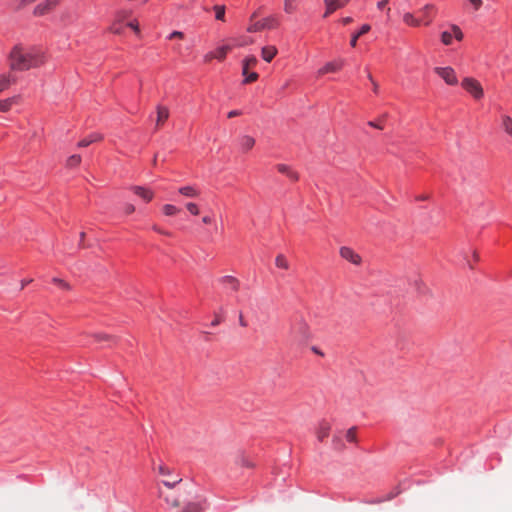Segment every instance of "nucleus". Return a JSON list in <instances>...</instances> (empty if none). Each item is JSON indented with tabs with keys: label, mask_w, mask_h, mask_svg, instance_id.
<instances>
[{
	"label": "nucleus",
	"mask_w": 512,
	"mask_h": 512,
	"mask_svg": "<svg viewBox=\"0 0 512 512\" xmlns=\"http://www.w3.org/2000/svg\"><path fill=\"white\" fill-rule=\"evenodd\" d=\"M181 481H182V479H181L180 477H176V478H175V479H173V480H164V481H163V484H164L166 487H168V488L172 489V488H174L177 484H179Z\"/></svg>",
	"instance_id": "obj_38"
},
{
	"label": "nucleus",
	"mask_w": 512,
	"mask_h": 512,
	"mask_svg": "<svg viewBox=\"0 0 512 512\" xmlns=\"http://www.w3.org/2000/svg\"><path fill=\"white\" fill-rule=\"evenodd\" d=\"M157 470L158 473L162 476H169L171 474L170 469L163 464L159 465Z\"/></svg>",
	"instance_id": "obj_41"
},
{
	"label": "nucleus",
	"mask_w": 512,
	"mask_h": 512,
	"mask_svg": "<svg viewBox=\"0 0 512 512\" xmlns=\"http://www.w3.org/2000/svg\"><path fill=\"white\" fill-rule=\"evenodd\" d=\"M255 145V139L250 135H243L240 138V147L244 152L250 151Z\"/></svg>",
	"instance_id": "obj_17"
},
{
	"label": "nucleus",
	"mask_w": 512,
	"mask_h": 512,
	"mask_svg": "<svg viewBox=\"0 0 512 512\" xmlns=\"http://www.w3.org/2000/svg\"><path fill=\"white\" fill-rule=\"evenodd\" d=\"M18 97H11L4 100H0V111L7 112L11 109L12 105L17 103Z\"/></svg>",
	"instance_id": "obj_22"
},
{
	"label": "nucleus",
	"mask_w": 512,
	"mask_h": 512,
	"mask_svg": "<svg viewBox=\"0 0 512 512\" xmlns=\"http://www.w3.org/2000/svg\"><path fill=\"white\" fill-rule=\"evenodd\" d=\"M291 336L299 344L306 343L311 339L310 326L303 318H300L291 326Z\"/></svg>",
	"instance_id": "obj_2"
},
{
	"label": "nucleus",
	"mask_w": 512,
	"mask_h": 512,
	"mask_svg": "<svg viewBox=\"0 0 512 512\" xmlns=\"http://www.w3.org/2000/svg\"><path fill=\"white\" fill-rule=\"evenodd\" d=\"M341 22L344 24V25H348L350 23L353 22V19L351 17H344L342 18Z\"/></svg>",
	"instance_id": "obj_55"
},
{
	"label": "nucleus",
	"mask_w": 512,
	"mask_h": 512,
	"mask_svg": "<svg viewBox=\"0 0 512 512\" xmlns=\"http://www.w3.org/2000/svg\"><path fill=\"white\" fill-rule=\"evenodd\" d=\"M461 85L476 100L481 99L484 95L481 83L475 78L465 77Z\"/></svg>",
	"instance_id": "obj_4"
},
{
	"label": "nucleus",
	"mask_w": 512,
	"mask_h": 512,
	"mask_svg": "<svg viewBox=\"0 0 512 512\" xmlns=\"http://www.w3.org/2000/svg\"><path fill=\"white\" fill-rule=\"evenodd\" d=\"M94 338L96 341H109V340H112L113 337L108 335V334H104V333H96L94 334Z\"/></svg>",
	"instance_id": "obj_40"
},
{
	"label": "nucleus",
	"mask_w": 512,
	"mask_h": 512,
	"mask_svg": "<svg viewBox=\"0 0 512 512\" xmlns=\"http://www.w3.org/2000/svg\"><path fill=\"white\" fill-rule=\"evenodd\" d=\"M434 72L442 78L447 85H457L458 84V78L456 75L455 70L450 67H435Z\"/></svg>",
	"instance_id": "obj_5"
},
{
	"label": "nucleus",
	"mask_w": 512,
	"mask_h": 512,
	"mask_svg": "<svg viewBox=\"0 0 512 512\" xmlns=\"http://www.w3.org/2000/svg\"><path fill=\"white\" fill-rule=\"evenodd\" d=\"M298 1L299 0H285L284 11L288 14L295 12Z\"/></svg>",
	"instance_id": "obj_28"
},
{
	"label": "nucleus",
	"mask_w": 512,
	"mask_h": 512,
	"mask_svg": "<svg viewBox=\"0 0 512 512\" xmlns=\"http://www.w3.org/2000/svg\"><path fill=\"white\" fill-rule=\"evenodd\" d=\"M368 124H369L371 127L378 128V129H383V127H382L381 125H379V124H377V123H375V122H373V121H370Z\"/></svg>",
	"instance_id": "obj_59"
},
{
	"label": "nucleus",
	"mask_w": 512,
	"mask_h": 512,
	"mask_svg": "<svg viewBox=\"0 0 512 512\" xmlns=\"http://www.w3.org/2000/svg\"><path fill=\"white\" fill-rule=\"evenodd\" d=\"M84 238H85V232H81L80 233V244H79L81 247H83Z\"/></svg>",
	"instance_id": "obj_61"
},
{
	"label": "nucleus",
	"mask_w": 512,
	"mask_h": 512,
	"mask_svg": "<svg viewBox=\"0 0 512 512\" xmlns=\"http://www.w3.org/2000/svg\"><path fill=\"white\" fill-rule=\"evenodd\" d=\"M157 118H156V129L161 128L167 119L169 118L170 112L166 106L158 105L156 107Z\"/></svg>",
	"instance_id": "obj_11"
},
{
	"label": "nucleus",
	"mask_w": 512,
	"mask_h": 512,
	"mask_svg": "<svg viewBox=\"0 0 512 512\" xmlns=\"http://www.w3.org/2000/svg\"><path fill=\"white\" fill-rule=\"evenodd\" d=\"M55 284L59 285L61 288L63 289H66V290H69L70 289V285L65 282L64 280L62 279H59V278H53L52 280Z\"/></svg>",
	"instance_id": "obj_42"
},
{
	"label": "nucleus",
	"mask_w": 512,
	"mask_h": 512,
	"mask_svg": "<svg viewBox=\"0 0 512 512\" xmlns=\"http://www.w3.org/2000/svg\"><path fill=\"white\" fill-rule=\"evenodd\" d=\"M243 64H245L246 67H249V69L253 68L257 64V59L255 56H249V57L245 58V60L243 61Z\"/></svg>",
	"instance_id": "obj_37"
},
{
	"label": "nucleus",
	"mask_w": 512,
	"mask_h": 512,
	"mask_svg": "<svg viewBox=\"0 0 512 512\" xmlns=\"http://www.w3.org/2000/svg\"><path fill=\"white\" fill-rule=\"evenodd\" d=\"M350 0H324L326 11L323 15L324 18L328 17L337 9L345 6Z\"/></svg>",
	"instance_id": "obj_8"
},
{
	"label": "nucleus",
	"mask_w": 512,
	"mask_h": 512,
	"mask_svg": "<svg viewBox=\"0 0 512 512\" xmlns=\"http://www.w3.org/2000/svg\"><path fill=\"white\" fill-rule=\"evenodd\" d=\"M275 264L278 268H282L285 270L289 269V263H288L287 259L285 258V256L282 254L277 255V257L275 259Z\"/></svg>",
	"instance_id": "obj_27"
},
{
	"label": "nucleus",
	"mask_w": 512,
	"mask_h": 512,
	"mask_svg": "<svg viewBox=\"0 0 512 512\" xmlns=\"http://www.w3.org/2000/svg\"><path fill=\"white\" fill-rule=\"evenodd\" d=\"M102 135L94 133L78 142V147H87L94 142L102 140Z\"/></svg>",
	"instance_id": "obj_21"
},
{
	"label": "nucleus",
	"mask_w": 512,
	"mask_h": 512,
	"mask_svg": "<svg viewBox=\"0 0 512 512\" xmlns=\"http://www.w3.org/2000/svg\"><path fill=\"white\" fill-rule=\"evenodd\" d=\"M163 212L167 216H173L180 212V209L172 204H165L163 206Z\"/></svg>",
	"instance_id": "obj_30"
},
{
	"label": "nucleus",
	"mask_w": 512,
	"mask_h": 512,
	"mask_svg": "<svg viewBox=\"0 0 512 512\" xmlns=\"http://www.w3.org/2000/svg\"><path fill=\"white\" fill-rule=\"evenodd\" d=\"M428 199H429V195H421V196L416 197V200H418V201H424V200H428Z\"/></svg>",
	"instance_id": "obj_60"
},
{
	"label": "nucleus",
	"mask_w": 512,
	"mask_h": 512,
	"mask_svg": "<svg viewBox=\"0 0 512 512\" xmlns=\"http://www.w3.org/2000/svg\"><path fill=\"white\" fill-rule=\"evenodd\" d=\"M219 282L227 289L237 292L240 288V281L230 275L223 276L219 279Z\"/></svg>",
	"instance_id": "obj_12"
},
{
	"label": "nucleus",
	"mask_w": 512,
	"mask_h": 512,
	"mask_svg": "<svg viewBox=\"0 0 512 512\" xmlns=\"http://www.w3.org/2000/svg\"><path fill=\"white\" fill-rule=\"evenodd\" d=\"M342 64H343V61H340L339 63L328 62L322 68H320L318 70V76H322L326 73L336 72L341 68Z\"/></svg>",
	"instance_id": "obj_16"
},
{
	"label": "nucleus",
	"mask_w": 512,
	"mask_h": 512,
	"mask_svg": "<svg viewBox=\"0 0 512 512\" xmlns=\"http://www.w3.org/2000/svg\"><path fill=\"white\" fill-rule=\"evenodd\" d=\"M258 79V74L256 72H252L248 74L244 80L245 83H252Z\"/></svg>",
	"instance_id": "obj_44"
},
{
	"label": "nucleus",
	"mask_w": 512,
	"mask_h": 512,
	"mask_svg": "<svg viewBox=\"0 0 512 512\" xmlns=\"http://www.w3.org/2000/svg\"><path fill=\"white\" fill-rule=\"evenodd\" d=\"M277 170L281 174L286 175L292 181H297L299 179V175L296 171H294L290 166L286 164H278Z\"/></svg>",
	"instance_id": "obj_14"
},
{
	"label": "nucleus",
	"mask_w": 512,
	"mask_h": 512,
	"mask_svg": "<svg viewBox=\"0 0 512 512\" xmlns=\"http://www.w3.org/2000/svg\"><path fill=\"white\" fill-rule=\"evenodd\" d=\"M236 463L243 467H252L253 466L252 462L244 454H240L237 457Z\"/></svg>",
	"instance_id": "obj_32"
},
{
	"label": "nucleus",
	"mask_w": 512,
	"mask_h": 512,
	"mask_svg": "<svg viewBox=\"0 0 512 512\" xmlns=\"http://www.w3.org/2000/svg\"><path fill=\"white\" fill-rule=\"evenodd\" d=\"M118 21L115 20V22L110 26V31L114 34H121L122 28L118 25Z\"/></svg>",
	"instance_id": "obj_43"
},
{
	"label": "nucleus",
	"mask_w": 512,
	"mask_h": 512,
	"mask_svg": "<svg viewBox=\"0 0 512 512\" xmlns=\"http://www.w3.org/2000/svg\"><path fill=\"white\" fill-rule=\"evenodd\" d=\"M215 11V17L217 20L224 21L225 20V6L223 5H215L213 7Z\"/></svg>",
	"instance_id": "obj_31"
},
{
	"label": "nucleus",
	"mask_w": 512,
	"mask_h": 512,
	"mask_svg": "<svg viewBox=\"0 0 512 512\" xmlns=\"http://www.w3.org/2000/svg\"><path fill=\"white\" fill-rule=\"evenodd\" d=\"M185 207L194 216H197L200 214V209L196 203L188 202V203H186Z\"/></svg>",
	"instance_id": "obj_35"
},
{
	"label": "nucleus",
	"mask_w": 512,
	"mask_h": 512,
	"mask_svg": "<svg viewBox=\"0 0 512 512\" xmlns=\"http://www.w3.org/2000/svg\"><path fill=\"white\" fill-rule=\"evenodd\" d=\"M345 437L348 442L355 443L357 441L356 428L355 427L349 428L346 432Z\"/></svg>",
	"instance_id": "obj_33"
},
{
	"label": "nucleus",
	"mask_w": 512,
	"mask_h": 512,
	"mask_svg": "<svg viewBox=\"0 0 512 512\" xmlns=\"http://www.w3.org/2000/svg\"><path fill=\"white\" fill-rule=\"evenodd\" d=\"M31 282H32V279H24V280H22V281H21V289H24V287H25L27 284L31 283Z\"/></svg>",
	"instance_id": "obj_56"
},
{
	"label": "nucleus",
	"mask_w": 512,
	"mask_h": 512,
	"mask_svg": "<svg viewBox=\"0 0 512 512\" xmlns=\"http://www.w3.org/2000/svg\"><path fill=\"white\" fill-rule=\"evenodd\" d=\"M239 324H240V326H242V327H246V326H247V323H246V321L244 320V318H243V316H242V315H240V317H239Z\"/></svg>",
	"instance_id": "obj_58"
},
{
	"label": "nucleus",
	"mask_w": 512,
	"mask_h": 512,
	"mask_svg": "<svg viewBox=\"0 0 512 512\" xmlns=\"http://www.w3.org/2000/svg\"><path fill=\"white\" fill-rule=\"evenodd\" d=\"M81 163V156L78 154L70 156L66 161L68 168H75Z\"/></svg>",
	"instance_id": "obj_26"
},
{
	"label": "nucleus",
	"mask_w": 512,
	"mask_h": 512,
	"mask_svg": "<svg viewBox=\"0 0 512 512\" xmlns=\"http://www.w3.org/2000/svg\"><path fill=\"white\" fill-rule=\"evenodd\" d=\"M403 21L407 25H410V26H413V27H418L421 24V21L419 19H416L414 17V15L412 13H409V12H407V13H405L403 15Z\"/></svg>",
	"instance_id": "obj_25"
},
{
	"label": "nucleus",
	"mask_w": 512,
	"mask_h": 512,
	"mask_svg": "<svg viewBox=\"0 0 512 512\" xmlns=\"http://www.w3.org/2000/svg\"><path fill=\"white\" fill-rule=\"evenodd\" d=\"M256 17H257V12H254V13L251 15V17H250V21H251V23L255 22L254 20H255V18H256Z\"/></svg>",
	"instance_id": "obj_64"
},
{
	"label": "nucleus",
	"mask_w": 512,
	"mask_h": 512,
	"mask_svg": "<svg viewBox=\"0 0 512 512\" xmlns=\"http://www.w3.org/2000/svg\"><path fill=\"white\" fill-rule=\"evenodd\" d=\"M475 10H478L482 6V0H469Z\"/></svg>",
	"instance_id": "obj_50"
},
{
	"label": "nucleus",
	"mask_w": 512,
	"mask_h": 512,
	"mask_svg": "<svg viewBox=\"0 0 512 512\" xmlns=\"http://www.w3.org/2000/svg\"><path fill=\"white\" fill-rule=\"evenodd\" d=\"M215 59V53L214 51H211V52H208L205 56H204V61L205 62H210L211 60Z\"/></svg>",
	"instance_id": "obj_48"
},
{
	"label": "nucleus",
	"mask_w": 512,
	"mask_h": 512,
	"mask_svg": "<svg viewBox=\"0 0 512 512\" xmlns=\"http://www.w3.org/2000/svg\"><path fill=\"white\" fill-rule=\"evenodd\" d=\"M131 190L145 202H150L154 197L153 191L143 186H133Z\"/></svg>",
	"instance_id": "obj_13"
},
{
	"label": "nucleus",
	"mask_w": 512,
	"mask_h": 512,
	"mask_svg": "<svg viewBox=\"0 0 512 512\" xmlns=\"http://www.w3.org/2000/svg\"><path fill=\"white\" fill-rule=\"evenodd\" d=\"M124 211L126 214H132L135 211V207L133 204H126L124 207Z\"/></svg>",
	"instance_id": "obj_47"
},
{
	"label": "nucleus",
	"mask_w": 512,
	"mask_h": 512,
	"mask_svg": "<svg viewBox=\"0 0 512 512\" xmlns=\"http://www.w3.org/2000/svg\"><path fill=\"white\" fill-rule=\"evenodd\" d=\"M164 499H165V501H166L169 505H171V506H172V507H174V508L179 507V506H180V504H181L180 499H179L178 497H175V496H169V495H168V496H166Z\"/></svg>",
	"instance_id": "obj_36"
},
{
	"label": "nucleus",
	"mask_w": 512,
	"mask_h": 512,
	"mask_svg": "<svg viewBox=\"0 0 512 512\" xmlns=\"http://www.w3.org/2000/svg\"><path fill=\"white\" fill-rule=\"evenodd\" d=\"M231 50V46L229 45H223L221 47H218L214 53H215V59L217 60H224L227 53Z\"/></svg>",
	"instance_id": "obj_24"
},
{
	"label": "nucleus",
	"mask_w": 512,
	"mask_h": 512,
	"mask_svg": "<svg viewBox=\"0 0 512 512\" xmlns=\"http://www.w3.org/2000/svg\"><path fill=\"white\" fill-rule=\"evenodd\" d=\"M388 1H389V0H382V1H379V2L377 3V8H378V9H384V8H385V6L388 4Z\"/></svg>",
	"instance_id": "obj_53"
},
{
	"label": "nucleus",
	"mask_w": 512,
	"mask_h": 512,
	"mask_svg": "<svg viewBox=\"0 0 512 512\" xmlns=\"http://www.w3.org/2000/svg\"><path fill=\"white\" fill-rule=\"evenodd\" d=\"M330 430L331 425L329 424V422H327L326 420L320 421L315 431L317 439L320 442H323L324 439H326L329 436Z\"/></svg>",
	"instance_id": "obj_9"
},
{
	"label": "nucleus",
	"mask_w": 512,
	"mask_h": 512,
	"mask_svg": "<svg viewBox=\"0 0 512 512\" xmlns=\"http://www.w3.org/2000/svg\"><path fill=\"white\" fill-rule=\"evenodd\" d=\"M248 70H249V67H246L245 64H243V69H242L243 75L247 76Z\"/></svg>",
	"instance_id": "obj_63"
},
{
	"label": "nucleus",
	"mask_w": 512,
	"mask_h": 512,
	"mask_svg": "<svg viewBox=\"0 0 512 512\" xmlns=\"http://www.w3.org/2000/svg\"><path fill=\"white\" fill-rule=\"evenodd\" d=\"M14 81L10 74H2L0 75V93L6 90L11 83Z\"/></svg>",
	"instance_id": "obj_23"
},
{
	"label": "nucleus",
	"mask_w": 512,
	"mask_h": 512,
	"mask_svg": "<svg viewBox=\"0 0 512 512\" xmlns=\"http://www.w3.org/2000/svg\"><path fill=\"white\" fill-rule=\"evenodd\" d=\"M200 509L201 508H200L198 503H196V502H189L184 507L182 512H200Z\"/></svg>",
	"instance_id": "obj_34"
},
{
	"label": "nucleus",
	"mask_w": 512,
	"mask_h": 512,
	"mask_svg": "<svg viewBox=\"0 0 512 512\" xmlns=\"http://www.w3.org/2000/svg\"><path fill=\"white\" fill-rule=\"evenodd\" d=\"M130 28H132L137 34L140 33L139 24L137 21H131L127 24Z\"/></svg>",
	"instance_id": "obj_45"
},
{
	"label": "nucleus",
	"mask_w": 512,
	"mask_h": 512,
	"mask_svg": "<svg viewBox=\"0 0 512 512\" xmlns=\"http://www.w3.org/2000/svg\"><path fill=\"white\" fill-rule=\"evenodd\" d=\"M370 29H371V26L369 24L362 25L360 30L352 35L351 40H350L351 47L355 48L357 46L358 39L362 35L368 33L370 31Z\"/></svg>",
	"instance_id": "obj_19"
},
{
	"label": "nucleus",
	"mask_w": 512,
	"mask_h": 512,
	"mask_svg": "<svg viewBox=\"0 0 512 512\" xmlns=\"http://www.w3.org/2000/svg\"><path fill=\"white\" fill-rule=\"evenodd\" d=\"M153 229L158 232V233H161V234H164V235H169L168 232H165L163 231L162 229H160L158 226H153Z\"/></svg>",
	"instance_id": "obj_57"
},
{
	"label": "nucleus",
	"mask_w": 512,
	"mask_h": 512,
	"mask_svg": "<svg viewBox=\"0 0 512 512\" xmlns=\"http://www.w3.org/2000/svg\"><path fill=\"white\" fill-rule=\"evenodd\" d=\"M500 121H501V129L504 131V133L507 136L512 138V117L507 114H503L500 117Z\"/></svg>",
	"instance_id": "obj_15"
},
{
	"label": "nucleus",
	"mask_w": 512,
	"mask_h": 512,
	"mask_svg": "<svg viewBox=\"0 0 512 512\" xmlns=\"http://www.w3.org/2000/svg\"><path fill=\"white\" fill-rule=\"evenodd\" d=\"M184 37V34L180 31H174L170 34L169 36V39H173V38H183Z\"/></svg>",
	"instance_id": "obj_51"
},
{
	"label": "nucleus",
	"mask_w": 512,
	"mask_h": 512,
	"mask_svg": "<svg viewBox=\"0 0 512 512\" xmlns=\"http://www.w3.org/2000/svg\"><path fill=\"white\" fill-rule=\"evenodd\" d=\"M278 50L275 46H265L261 50V56L266 62H271Z\"/></svg>",
	"instance_id": "obj_18"
},
{
	"label": "nucleus",
	"mask_w": 512,
	"mask_h": 512,
	"mask_svg": "<svg viewBox=\"0 0 512 512\" xmlns=\"http://www.w3.org/2000/svg\"><path fill=\"white\" fill-rule=\"evenodd\" d=\"M178 192L181 195H183L185 197H189V198H196L200 194L199 190L196 187L191 186V185L179 188Z\"/></svg>",
	"instance_id": "obj_20"
},
{
	"label": "nucleus",
	"mask_w": 512,
	"mask_h": 512,
	"mask_svg": "<svg viewBox=\"0 0 512 512\" xmlns=\"http://www.w3.org/2000/svg\"><path fill=\"white\" fill-rule=\"evenodd\" d=\"M242 114V112L240 110H232L228 113V118H233V117H236V116H240Z\"/></svg>",
	"instance_id": "obj_52"
},
{
	"label": "nucleus",
	"mask_w": 512,
	"mask_h": 512,
	"mask_svg": "<svg viewBox=\"0 0 512 512\" xmlns=\"http://www.w3.org/2000/svg\"><path fill=\"white\" fill-rule=\"evenodd\" d=\"M60 0H46L45 3H41L37 5L34 9V14L37 16H42L52 10L59 4Z\"/></svg>",
	"instance_id": "obj_10"
},
{
	"label": "nucleus",
	"mask_w": 512,
	"mask_h": 512,
	"mask_svg": "<svg viewBox=\"0 0 512 512\" xmlns=\"http://www.w3.org/2000/svg\"><path fill=\"white\" fill-rule=\"evenodd\" d=\"M372 85H373V91H374L375 93H377V92H378V89H379V86H378L377 82H376V81H375V82H373V83H372Z\"/></svg>",
	"instance_id": "obj_62"
},
{
	"label": "nucleus",
	"mask_w": 512,
	"mask_h": 512,
	"mask_svg": "<svg viewBox=\"0 0 512 512\" xmlns=\"http://www.w3.org/2000/svg\"><path fill=\"white\" fill-rule=\"evenodd\" d=\"M212 222H213V218H212V216H210V215H205V216H203V217H202V223H203V224L209 225V224H211Z\"/></svg>",
	"instance_id": "obj_49"
},
{
	"label": "nucleus",
	"mask_w": 512,
	"mask_h": 512,
	"mask_svg": "<svg viewBox=\"0 0 512 512\" xmlns=\"http://www.w3.org/2000/svg\"><path fill=\"white\" fill-rule=\"evenodd\" d=\"M434 9H435V7L431 4H427L421 9V12L424 14V17L427 19L425 21V25H429L431 23L432 19L430 17V11H433Z\"/></svg>",
	"instance_id": "obj_29"
},
{
	"label": "nucleus",
	"mask_w": 512,
	"mask_h": 512,
	"mask_svg": "<svg viewBox=\"0 0 512 512\" xmlns=\"http://www.w3.org/2000/svg\"><path fill=\"white\" fill-rule=\"evenodd\" d=\"M341 258L350 262L353 265L360 266L362 263V257L351 247L342 246L339 249Z\"/></svg>",
	"instance_id": "obj_6"
},
{
	"label": "nucleus",
	"mask_w": 512,
	"mask_h": 512,
	"mask_svg": "<svg viewBox=\"0 0 512 512\" xmlns=\"http://www.w3.org/2000/svg\"><path fill=\"white\" fill-rule=\"evenodd\" d=\"M451 29L452 33L449 31H444L441 34V41L444 45H450L452 43L453 36L458 41H461L463 39V33L458 26L452 25Z\"/></svg>",
	"instance_id": "obj_7"
},
{
	"label": "nucleus",
	"mask_w": 512,
	"mask_h": 512,
	"mask_svg": "<svg viewBox=\"0 0 512 512\" xmlns=\"http://www.w3.org/2000/svg\"><path fill=\"white\" fill-rule=\"evenodd\" d=\"M8 60L11 70L25 71L42 65L45 62V57L39 49H26L21 45H16L9 53Z\"/></svg>",
	"instance_id": "obj_1"
},
{
	"label": "nucleus",
	"mask_w": 512,
	"mask_h": 512,
	"mask_svg": "<svg viewBox=\"0 0 512 512\" xmlns=\"http://www.w3.org/2000/svg\"><path fill=\"white\" fill-rule=\"evenodd\" d=\"M333 444L335 445L336 449H341L343 447L341 439L338 436L333 437Z\"/></svg>",
	"instance_id": "obj_46"
},
{
	"label": "nucleus",
	"mask_w": 512,
	"mask_h": 512,
	"mask_svg": "<svg viewBox=\"0 0 512 512\" xmlns=\"http://www.w3.org/2000/svg\"><path fill=\"white\" fill-rule=\"evenodd\" d=\"M130 13L131 12L129 10H121V11L116 13L115 20L118 21V22H121L126 17H128L130 15Z\"/></svg>",
	"instance_id": "obj_39"
},
{
	"label": "nucleus",
	"mask_w": 512,
	"mask_h": 512,
	"mask_svg": "<svg viewBox=\"0 0 512 512\" xmlns=\"http://www.w3.org/2000/svg\"><path fill=\"white\" fill-rule=\"evenodd\" d=\"M279 24H280V22H279L278 17L275 15H271L262 20L255 21V22L251 23L248 26L247 31L250 33H253V32H259V31H262L265 29L272 30V29H276L279 26Z\"/></svg>",
	"instance_id": "obj_3"
},
{
	"label": "nucleus",
	"mask_w": 512,
	"mask_h": 512,
	"mask_svg": "<svg viewBox=\"0 0 512 512\" xmlns=\"http://www.w3.org/2000/svg\"><path fill=\"white\" fill-rule=\"evenodd\" d=\"M222 319L219 316H215L214 320L211 322V326H217L221 323Z\"/></svg>",
	"instance_id": "obj_54"
}]
</instances>
